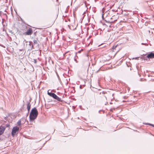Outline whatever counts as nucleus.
Instances as JSON below:
<instances>
[{
    "mask_svg": "<svg viewBox=\"0 0 154 154\" xmlns=\"http://www.w3.org/2000/svg\"><path fill=\"white\" fill-rule=\"evenodd\" d=\"M38 114V111L36 108L35 107L32 108L29 114V118L30 120L33 121L37 118Z\"/></svg>",
    "mask_w": 154,
    "mask_h": 154,
    "instance_id": "1",
    "label": "nucleus"
},
{
    "mask_svg": "<svg viewBox=\"0 0 154 154\" xmlns=\"http://www.w3.org/2000/svg\"><path fill=\"white\" fill-rule=\"evenodd\" d=\"M48 94L50 96L52 97L54 99L57 100V101L54 100V102H62L63 101V100H61L60 98L59 97L54 93H51V92H49V91H48Z\"/></svg>",
    "mask_w": 154,
    "mask_h": 154,
    "instance_id": "2",
    "label": "nucleus"
},
{
    "mask_svg": "<svg viewBox=\"0 0 154 154\" xmlns=\"http://www.w3.org/2000/svg\"><path fill=\"white\" fill-rule=\"evenodd\" d=\"M19 130V128L16 126L13 128L11 131V135L13 137H14L15 134H17Z\"/></svg>",
    "mask_w": 154,
    "mask_h": 154,
    "instance_id": "3",
    "label": "nucleus"
},
{
    "mask_svg": "<svg viewBox=\"0 0 154 154\" xmlns=\"http://www.w3.org/2000/svg\"><path fill=\"white\" fill-rule=\"evenodd\" d=\"M33 33V31L32 29L31 28H29L26 32H25L23 33V34L25 35H31Z\"/></svg>",
    "mask_w": 154,
    "mask_h": 154,
    "instance_id": "4",
    "label": "nucleus"
},
{
    "mask_svg": "<svg viewBox=\"0 0 154 154\" xmlns=\"http://www.w3.org/2000/svg\"><path fill=\"white\" fill-rule=\"evenodd\" d=\"M146 57L148 58H154V53L151 52L147 55Z\"/></svg>",
    "mask_w": 154,
    "mask_h": 154,
    "instance_id": "5",
    "label": "nucleus"
},
{
    "mask_svg": "<svg viewBox=\"0 0 154 154\" xmlns=\"http://www.w3.org/2000/svg\"><path fill=\"white\" fill-rule=\"evenodd\" d=\"M5 130V128L3 127V126H1L0 127V133L1 135L4 132Z\"/></svg>",
    "mask_w": 154,
    "mask_h": 154,
    "instance_id": "6",
    "label": "nucleus"
},
{
    "mask_svg": "<svg viewBox=\"0 0 154 154\" xmlns=\"http://www.w3.org/2000/svg\"><path fill=\"white\" fill-rule=\"evenodd\" d=\"M32 42H29V48L31 50H32L33 48V45L32 44Z\"/></svg>",
    "mask_w": 154,
    "mask_h": 154,
    "instance_id": "7",
    "label": "nucleus"
},
{
    "mask_svg": "<svg viewBox=\"0 0 154 154\" xmlns=\"http://www.w3.org/2000/svg\"><path fill=\"white\" fill-rule=\"evenodd\" d=\"M27 109H30L31 106V104L30 103V101H27L26 102Z\"/></svg>",
    "mask_w": 154,
    "mask_h": 154,
    "instance_id": "8",
    "label": "nucleus"
},
{
    "mask_svg": "<svg viewBox=\"0 0 154 154\" xmlns=\"http://www.w3.org/2000/svg\"><path fill=\"white\" fill-rule=\"evenodd\" d=\"M38 39L37 38L36 39H35L33 40V43L34 44H37L38 45V44L37 42Z\"/></svg>",
    "mask_w": 154,
    "mask_h": 154,
    "instance_id": "9",
    "label": "nucleus"
},
{
    "mask_svg": "<svg viewBox=\"0 0 154 154\" xmlns=\"http://www.w3.org/2000/svg\"><path fill=\"white\" fill-rule=\"evenodd\" d=\"M143 124H144V125H149L150 126H152L153 127H154V125H153V124H150V123H143Z\"/></svg>",
    "mask_w": 154,
    "mask_h": 154,
    "instance_id": "10",
    "label": "nucleus"
},
{
    "mask_svg": "<svg viewBox=\"0 0 154 154\" xmlns=\"http://www.w3.org/2000/svg\"><path fill=\"white\" fill-rule=\"evenodd\" d=\"M17 125L20 126L21 125V121L20 120H19L17 122Z\"/></svg>",
    "mask_w": 154,
    "mask_h": 154,
    "instance_id": "11",
    "label": "nucleus"
},
{
    "mask_svg": "<svg viewBox=\"0 0 154 154\" xmlns=\"http://www.w3.org/2000/svg\"><path fill=\"white\" fill-rule=\"evenodd\" d=\"M10 126V125L9 124H6L5 125H4V126H3V127L5 128V129L6 128H9Z\"/></svg>",
    "mask_w": 154,
    "mask_h": 154,
    "instance_id": "12",
    "label": "nucleus"
},
{
    "mask_svg": "<svg viewBox=\"0 0 154 154\" xmlns=\"http://www.w3.org/2000/svg\"><path fill=\"white\" fill-rule=\"evenodd\" d=\"M76 57H78V56L76 55H75V57H74V60H75V61L76 62H77V61L76 58Z\"/></svg>",
    "mask_w": 154,
    "mask_h": 154,
    "instance_id": "13",
    "label": "nucleus"
},
{
    "mask_svg": "<svg viewBox=\"0 0 154 154\" xmlns=\"http://www.w3.org/2000/svg\"><path fill=\"white\" fill-rule=\"evenodd\" d=\"M33 62H34L35 64H36L37 63V60L35 59H33Z\"/></svg>",
    "mask_w": 154,
    "mask_h": 154,
    "instance_id": "14",
    "label": "nucleus"
},
{
    "mask_svg": "<svg viewBox=\"0 0 154 154\" xmlns=\"http://www.w3.org/2000/svg\"><path fill=\"white\" fill-rule=\"evenodd\" d=\"M69 51L66 52L65 54H63V56H66V54L69 53Z\"/></svg>",
    "mask_w": 154,
    "mask_h": 154,
    "instance_id": "15",
    "label": "nucleus"
},
{
    "mask_svg": "<svg viewBox=\"0 0 154 154\" xmlns=\"http://www.w3.org/2000/svg\"><path fill=\"white\" fill-rule=\"evenodd\" d=\"M82 51V50H81L79 51L77 53H76V54H77V53H80L81 51Z\"/></svg>",
    "mask_w": 154,
    "mask_h": 154,
    "instance_id": "16",
    "label": "nucleus"
},
{
    "mask_svg": "<svg viewBox=\"0 0 154 154\" xmlns=\"http://www.w3.org/2000/svg\"><path fill=\"white\" fill-rule=\"evenodd\" d=\"M27 109V110H28V114H27V116H28V113H29V111H30V109Z\"/></svg>",
    "mask_w": 154,
    "mask_h": 154,
    "instance_id": "17",
    "label": "nucleus"
},
{
    "mask_svg": "<svg viewBox=\"0 0 154 154\" xmlns=\"http://www.w3.org/2000/svg\"><path fill=\"white\" fill-rule=\"evenodd\" d=\"M138 58H139L138 57H136L135 58H133V59H137Z\"/></svg>",
    "mask_w": 154,
    "mask_h": 154,
    "instance_id": "18",
    "label": "nucleus"
},
{
    "mask_svg": "<svg viewBox=\"0 0 154 154\" xmlns=\"http://www.w3.org/2000/svg\"><path fill=\"white\" fill-rule=\"evenodd\" d=\"M80 89H82V85H80Z\"/></svg>",
    "mask_w": 154,
    "mask_h": 154,
    "instance_id": "19",
    "label": "nucleus"
},
{
    "mask_svg": "<svg viewBox=\"0 0 154 154\" xmlns=\"http://www.w3.org/2000/svg\"><path fill=\"white\" fill-rule=\"evenodd\" d=\"M36 32H34L33 33V35H36Z\"/></svg>",
    "mask_w": 154,
    "mask_h": 154,
    "instance_id": "20",
    "label": "nucleus"
},
{
    "mask_svg": "<svg viewBox=\"0 0 154 154\" xmlns=\"http://www.w3.org/2000/svg\"><path fill=\"white\" fill-rule=\"evenodd\" d=\"M25 42L26 43H27V42H28L26 40H24V42Z\"/></svg>",
    "mask_w": 154,
    "mask_h": 154,
    "instance_id": "21",
    "label": "nucleus"
},
{
    "mask_svg": "<svg viewBox=\"0 0 154 154\" xmlns=\"http://www.w3.org/2000/svg\"><path fill=\"white\" fill-rule=\"evenodd\" d=\"M105 15V14H103L102 15V18H103V15Z\"/></svg>",
    "mask_w": 154,
    "mask_h": 154,
    "instance_id": "22",
    "label": "nucleus"
},
{
    "mask_svg": "<svg viewBox=\"0 0 154 154\" xmlns=\"http://www.w3.org/2000/svg\"><path fill=\"white\" fill-rule=\"evenodd\" d=\"M106 93L105 92H104V91H103L102 92V93L103 94H105V93Z\"/></svg>",
    "mask_w": 154,
    "mask_h": 154,
    "instance_id": "23",
    "label": "nucleus"
},
{
    "mask_svg": "<svg viewBox=\"0 0 154 154\" xmlns=\"http://www.w3.org/2000/svg\"><path fill=\"white\" fill-rule=\"evenodd\" d=\"M117 45H116L115 47V49L117 47Z\"/></svg>",
    "mask_w": 154,
    "mask_h": 154,
    "instance_id": "24",
    "label": "nucleus"
},
{
    "mask_svg": "<svg viewBox=\"0 0 154 154\" xmlns=\"http://www.w3.org/2000/svg\"><path fill=\"white\" fill-rule=\"evenodd\" d=\"M141 44H142V45H145V44L143 43H141Z\"/></svg>",
    "mask_w": 154,
    "mask_h": 154,
    "instance_id": "25",
    "label": "nucleus"
},
{
    "mask_svg": "<svg viewBox=\"0 0 154 154\" xmlns=\"http://www.w3.org/2000/svg\"><path fill=\"white\" fill-rule=\"evenodd\" d=\"M107 103H108L107 102H106V103L105 104V105H106Z\"/></svg>",
    "mask_w": 154,
    "mask_h": 154,
    "instance_id": "26",
    "label": "nucleus"
},
{
    "mask_svg": "<svg viewBox=\"0 0 154 154\" xmlns=\"http://www.w3.org/2000/svg\"><path fill=\"white\" fill-rule=\"evenodd\" d=\"M22 50H20V51H22Z\"/></svg>",
    "mask_w": 154,
    "mask_h": 154,
    "instance_id": "27",
    "label": "nucleus"
},
{
    "mask_svg": "<svg viewBox=\"0 0 154 154\" xmlns=\"http://www.w3.org/2000/svg\"><path fill=\"white\" fill-rule=\"evenodd\" d=\"M100 111H101V110H100V111H99V112H100Z\"/></svg>",
    "mask_w": 154,
    "mask_h": 154,
    "instance_id": "28",
    "label": "nucleus"
},
{
    "mask_svg": "<svg viewBox=\"0 0 154 154\" xmlns=\"http://www.w3.org/2000/svg\"><path fill=\"white\" fill-rule=\"evenodd\" d=\"M69 55H70V54H69Z\"/></svg>",
    "mask_w": 154,
    "mask_h": 154,
    "instance_id": "29",
    "label": "nucleus"
},
{
    "mask_svg": "<svg viewBox=\"0 0 154 154\" xmlns=\"http://www.w3.org/2000/svg\"><path fill=\"white\" fill-rule=\"evenodd\" d=\"M106 22H109L108 21H106Z\"/></svg>",
    "mask_w": 154,
    "mask_h": 154,
    "instance_id": "30",
    "label": "nucleus"
},
{
    "mask_svg": "<svg viewBox=\"0 0 154 154\" xmlns=\"http://www.w3.org/2000/svg\"><path fill=\"white\" fill-rule=\"evenodd\" d=\"M110 104H112V103H110Z\"/></svg>",
    "mask_w": 154,
    "mask_h": 154,
    "instance_id": "31",
    "label": "nucleus"
},
{
    "mask_svg": "<svg viewBox=\"0 0 154 154\" xmlns=\"http://www.w3.org/2000/svg\"><path fill=\"white\" fill-rule=\"evenodd\" d=\"M6 119V117H5V118L4 119Z\"/></svg>",
    "mask_w": 154,
    "mask_h": 154,
    "instance_id": "32",
    "label": "nucleus"
}]
</instances>
